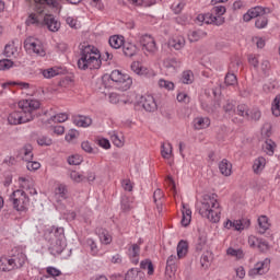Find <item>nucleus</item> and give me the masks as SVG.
Returning a JSON list of instances; mask_svg holds the SVG:
<instances>
[{"label":"nucleus","instance_id":"obj_23","mask_svg":"<svg viewBox=\"0 0 280 280\" xmlns=\"http://www.w3.org/2000/svg\"><path fill=\"white\" fill-rule=\"evenodd\" d=\"M264 167H266V159L264 156L257 158L253 164L254 174H261Z\"/></svg>","mask_w":280,"mask_h":280},{"label":"nucleus","instance_id":"obj_63","mask_svg":"<svg viewBox=\"0 0 280 280\" xmlns=\"http://www.w3.org/2000/svg\"><path fill=\"white\" fill-rule=\"evenodd\" d=\"M121 185L125 191H132L133 189L132 182H130V179H124L121 182Z\"/></svg>","mask_w":280,"mask_h":280},{"label":"nucleus","instance_id":"obj_28","mask_svg":"<svg viewBox=\"0 0 280 280\" xmlns=\"http://www.w3.org/2000/svg\"><path fill=\"white\" fill-rule=\"evenodd\" d=\"M235 115L243 117V119H250V108H248V105L246 104H241L236 107Z\"/></svg>","mask_w":280,"mask_h":280},{"label":"nucleus","instance_id":"obj_2","mask_svg":"<svg viewBox=\"0 0 280 280\" xmlns=\"http://www.w3.org/2000/svg\"><path fill=\"white\" fill-rule=\"evenodd\" d=\"M102 55L95 46H85L81 49V57L78 60V67L81 71H86V69H100L102 67Z\"/></svg>","mask_w":280,"mask_h":280},{"label":"nucleus","instance_id":"obj_5","mask_svg":"<svg viewBox=\"0 0 280 280\" xmlns=\"http://www.w3.org/2000/svg\"><path fill=\"white\" fill-rule=\"evenodd\" d=\"M12 205L15 211L19 213H27L30 207V197L24 190L18 189L12 192Z\"/></svg>","mask_w":280,"mask_h":280},{"label":"nucleus","instance_id":"obj_32","mask_svg":"<svg viewBox=\"0 0 280 280\" xmlns=\"http://www.w3.org/2000/svg\"><path fill=\"white\" fill-rule=\"evenodd\" d=\"M131 71L137 75H148V68L142 67L138 61L131 63Z\"/></svg>","mask_w":280,"mask_h":280},{"label":"nucleus","instance_id":"obj_13","mask_svg":"<svg viewBox=\"0 0 280 280\" xmlns=\"http://www.w3.org/2000/svg\"><path fill=\"white\" fill-rule=\"evenodd\" d=\"M45 26H47L49 32H58L60 30V22L52 14H44L43 27Z\"/></svg>","mask_w":280,"mask_h":280},{"label":"nucleus","instance_id":"obj_56","mask_svg":"<svg viewBox=\"0 0 280 280\" xmlns=\"http://www.w3.org/2000/svg\"><path fill=\"white\" fill-rule=\"evenodd\" d=\"M184 8H185V2H178V3H173L171 7V10L174 12V14H180Z\"/></svg>","mask_w":280,"mask_h":280},{"label":"nucleus","instance_id":"obj_4","mask_svg":"<svg viewBox=\"0 0 280 280\" xmlns=\"http://www.w3.org/2000/svg\"><path fill=\"white\" fill-rule=\"evenodd\" d=\"M27 261V256L21 249H13L11 255L0 257V271L11 272V270H19L23 268Z\"/></svg>","mask_w":280,"mask_h":280},{"label":"nucleus","instance_id":"obj_40","mask_svg":"<svg viewBox=\"0 0 280 280\" xmlns=\"http://www.w3.org/2000/svg\"><path fill=\"white\" fill-rule=\"evenodd\" d=\"M257 16L259 15L257 13L256 7H254L243 15V21H245V23H248L249 21H253V19H257Z\"/></svg>","mask_w":280,"mask_h":280},{"label":"nucleus","instance_id":"obj_27","mask_svg":"<svg viewBox=\"0 0 280 280\" xmlns=\"http://www.w3.org/2000/svg\"><path fill=\"white\" fill-rule=\"evenodd\" d=\"M258 233L260 235H264V233H266L268 231V229H270V223L268 222V217L266 215H261L260 218H258Z\"/></svg>","mask_w":280,"mask_h":280},{"label":"nucleus","instance_id":"obj_11","mask_svg":"<svg viewBox=\"0 0 280 280\" xmlns=\"http://www.w3.org/2000/svg\"><path fill=\"white\" fill-rule=\"evenodd\" d=\"M140 45L143 50L154 54L156 51V42L151 35L144 34L140 36Z\"/></svg>","mask_w":280,"mask_h":280},{"label":"nucleus","instance_id":"obj_48","mask_svg":"<svg viewBox=\"0 0 280 280\" xmlns=\"http://www.w3.org/2000/svg\"><path fill=\"white\" fill-rule=\"evenodd\" d=\"M12 67H14V61L10 59L0 60V71H8V69H12Z\"/></svg>","mask_w":280,"mask_h":280},{"label":"nucleus","instance_id":"obj_33","mask_svg":"<svg viewBox=\"0 0 280 280\" xmlns=\"http://www.w3.org/2000/svg\"><path fill=\"white\" fill-rule=\"evenodd\" d=\"M32 150H34V148H32V144H26L22 149L24 154L23 161H25L26 163H30V161H34V153H32Z\"/></svg>","mask_w":280,"mask_h":280},{"label":"nucleus","instance_id":"obj_57","mask_svg":"<svg viewBox=\"0 0 280 280\" xmlns=\"http://www.w3.org/2000/svg\"><path fill=\"white\" fill-rule=\"evenodd\" d=\"M257 248L260 250V253H268L270 249V245L265 240L260 238Z\"/></svg>","mask_w":280,"mask_h":280},{"label":"nucleus","instance_id":"obj_43","mask_svg":"<svg viewBox=\"0 0 280 280\" xmlns=\"http://www.w3.org/2000/svg\"><path fill=\"white\" fill-rule=\"evenodd\" d=\"M271 110L275 117H280V94L275 97Z\"/></svg>","mask_w":280,"mask_h":280},{"label":"nucleus","instance_id":"obj_55","mask_svg":"<svg viewBox=\"0 0 280 280\" xmlns=\"http://www.w3.org/2000/svg\"><path fill=\"white\" fill-rule=\"evenodd\" d=\"M70 178L74 183H82V180H84V175L79 174L78 171H71L70 172Z\"/></svg>","mask_w":280,"mask_h":280},{"label":"nucleus","instance_id":"obj_31","mask_svg":"<svg viewBox=\"0 0 280 280\" xmlns=\"http://www.w3.org/2000/svg\"><path fill=\"white\" fill-rule=\"evenodd\" d=\"M178 256L171 255L166 260V270L167 272H176V264L178 262Z\"/></svg>","mask_w":280,"mask_h":280},{"label":"nucleus","instance_id":"obj_19","mask_svg":"<svg viewBox=\"0 0 280 280\" xmlns=\"http://www.w3.org/2000/svg\"><path fill=\"white\" fill-rule=\"evenodd\" d=\"M108 43L113 49H121V47H124V45L126 44L124 42V36L119 35L110 36Z\"/></svg>","mask_w":280,"mask_h":280},{"label":"nucleus","instance_id":"obj_58","mask_svg":"<svg viewBox=\"0 0 280 280\" xmlns=\"http://www.w3.org/2000/svg\"><path fill=\"white\" fill-rule=\"evenodd\" d=\"M256 12L258 16H266V14H272V10L270 8H264V7H255Z\"/></svg>","mask_w":280,"mask_h":280},{"label":"nucleus","instance_id":"obj_6","mask_svg":"<svg viewBox=\"0 0 280 280\" xmlns=\"http://www.w3.org/2000/svg\"><path fill=\"white\" fill-rule=\"evenodd\" d=\"M109 79L114 82V86L118 89V91H128L130 86H132V78L129 74L121 73L119 70L112 71Z\"/></svg>","mask_w":280,"mask_h":280},{"label":"nucleus","instance_id":"obj_47","mask_svg":"<svg viewBox=\"0 0 280 280\" xmlns=\"http://www.w3.org/2000/svg\"><path fill=\"white\" fill-rule=\"evenodd\" d=\"M159 86L165 89L166 91H174V82L167 81L165 79H160Z\"/></svg>","mask_w":280,"mask_h":280},{"label":"nucleus","instance_id":"obj_8","mask_svg":"<svg viewBox=\"0 0 280 280\" xmlns=\"http://www.w3.org/2000/svg\"><path fill=\"white\" fill-rule=\"evenodd\" d=\"M197 21L199 23H206V25H217L220 27V25H224L225 19L224 16H215L212 13H205V14H199L197 16Z\"/></svg>","mask_w":280,"mask_h":280},{"label":"nucleus","instance_id":"obj_21","mask_svg":"<svg viewBox=\"0 0 280 280\" xmlns=\"http://www.w3.org/2000/svg\"><path fill=\"white\" fill-rule=\"evenodd\" d=\"M141 253V247L139 244H132L129 248V257L132 264H139V255Z\"/></svg>","mask_w":280,"mask_h":280},{"label":"nucleus","instance_id":"obj_7","mask_svg":"<svg viewBox=\"0 0 280 280\" xmlns=\"http://www.w3.org/2000/svg\"><path fill=\"white\" fill-rule=\"evenodd\" d=\"M34 2H35L37 12L31 13L26 19L25 23L26 25H35L36 27H43V21L45 18V13H43V8H45L47 3L36 2V0H34Z\"/></svg>","mask_w":280,"mask_h":280},{"label":"nucleus","instance_id":"obj_35","mask_svg":"<svg viewBox=\"0 0 280 280\" xmlns=\"http://www.w3.org/2000/svg\"><path fill=\"white\" fill-rule=\"evenodd\" d=\"M255 27L257 30H264V28L268 27V15H257L256 22H255Z\"/></svg>","mask_w":280,"mask_h":280},{"label":"nucleus","instance_id":"obj_34","mask_svg":"<svg viewBox=\"0 0 280 280\" xmlns=\"http://www.w3.org/2000/svg\"><path fill=\"white\" fill-rule=\"evenodd\" d=\"M173 154L172 143H163L161 145V155L163 159H171Z\"/></svg>","mask_w":280,"mask_h":280},{"label":"nucleus","instance_id":"obj_38","mask_svg":"<svg viewBox=\"0 0 280 280\" xmlns=\"http://www.w3.org/2000/svg\"><path fill=\"white\" fill-rule=\"evenodd\" d=\"M140 268L142 270H148V275H154V265H152V260L144 259L140 262Z\"/></svg>","mask_w":280,"mask_h":280},{"label":"nucleus","instance_id":"obj_49","mask_svg":"<svg viewBox=\"0 0 280 280\" xmlns=\"http://www.w3.org/2000/svg\"><path fill=\"white\" fill-rule=\"evenodd\" d=\"M46 272H47V275L50 276V277H48V279H56V277H60V275H62V271H60L59 269H57L55 267H47Z\"/></svg>","mask_w":280,"mask_h":280},{"label":"nucleus","instance_id":"obj_39","mask_svg":"<svg viewBox=\"0 0 280 280\" xmlns=\"http://www.w3.org/2000/svg\"><path fill=\"white\" fill-rule=\"evenodd\" d=\"M224 112L226 113V115H229V117H232V121H235V105H233V103L228 102L224 106H223Z\"/></svg>","mask_w":280,"mask_h":280},{"label":"nucleus","instance_id":"obj_61","mask_svg":"<svg viewBox=\"0 0 280 280\" xmlns=\"http://www.w3.org/2000/svg\"><path fill=\"white\" fill-rule=\"evenodd\" d=\"M26 167L30 172H36V170H40V164L31 160L27 162Z\"/></svg>","mask_w":280,"mask_h":280},{"label":"nucleus","instance_id":"obj_18","mask_svg":"<svg viewBox=\"0 0 280 280\" xmlns=\"http://www.w3.org/2000/svg\"><path fill=\"white\" fill-rule=\"evenodd\" d=\"M122 52L127 58H132L139 54V47L132 43H125L122 46Z\"/></svg>","mask_w":280,"mask_h":280},{"label":"nucleus","instance_id":"obj_50","mask_svg":"<svg viewBox=\"0 0 280 280\" xmlns=\"http://www.w3.org/2000/svg\"><path fill=\"white\" fill-rule=\"evenodd\" d=\"M191 78H194V73L191 71H184L182 75L183 84H191V82H194Z\"/></svg>","mask_w":280,"mask_h":280},{"label":"nucleus","instance_id":"obj_24","mask_svg":"<svg viewBox=\"0 0 280 280\" xmlns=\"http://www.w3.org/2000/svg\"><path fill=\"white\" fill-rule=\"evenodd\" d=\"M96 233L102 242V244L108 245L110 242H113V236L107 232V230H104L102 228L96 229Z\"/></svg>","mask_w":280,"mask_h":280},{"label":"nucleus","instance_id":"obj_62","mask_svg":"<svg viewBox=\"0 0 280 280\" xmlns=\"http://www.w3.org/2000/svg\"><path fill=\"white\" fill-rule=\"evenodd\" d=\"M33 54H36L37 56H45V48H43V45L36 44V46L31 50Z\"/></svg>","mask_w":280,"mask_h":280},{"label":"nucleus","instance_id":"obj_25","mask_svg":"<svg viewBox=\"0 0 280 280\" xmlns=\"http://www.w3.org/2000/svg\"><path fill=\"white\" fill-rule=\"evenodd\" d=\"M205 246H207V234L206 233H199V236H198L197 242L195 244V250L197 253H202V250H205Z\"/></svg>","mask_w":280,"mask_h":280},{"label":"nucleus","instance_id":"obj_36","mask_svg":"<svg viewBox=\"0 0 280 280\" xmlns=\"http://www.w3.org/2000/svg\"><path fill=\"white\" fill-rule=\"evenodd\" d=\"M213 260V254L211 252H206L201 256V266L202 268H209V264Z\"/></svg>","mask_w":280,"mask_h":280},{"label":"nucleus","instance_id":"obj_15","mask_svg":"<svg viewBox=\"0 0 280 280\" xmlns=\"http://www.w3.org/2000/svg\"><path fill=\"white\" fill-rule=\"evenodd\" d=\"M125 280H145V272L137 268H131L127 271Z\"/></svg>","mask_w":280,"mask_h":280},{"label":"nucleus","instance_id":"obj_29","mask_svg":"<svg viewBox=\"0 0 280 280\" xmlns=\"http://www.w3.org/2000/svg\"><path fill=\"white\" fill-rule=\"evenodd\" d=\"M225 229H234V231H244L246 229V225L242 222V220H228L224 224Z\"/></svg>","mask_w":280,"mask_h":280},{"label":"nucleus","instance_id":"obj_59","mask_svg":"<svg viewBox=\"0 0 280 280\" xmlns=\"http://www.w3.org/2000/svg\"><path fill=\"white\" fill-rule=\"evenodd\" d=\"M69 165H80L82 163V156L72 155L68 158Z\"/></svg>","mask_w":280,"mask_h":280},{"label":"nucleus","instance_id":"obj_46","mask_svg":"<svg viewBox=\"0 0 280 280\" xmlns=\"http://www.w3.org/2000/svg\"><path fill=\"white\" fill-rule=\"evenodd\" d=\"M170 47H173L176 50L183 49L185 47L184 38H175L170 42Z\"/></svg>","mask_w":280,"mask_h":280},{"label":"nucleus","instance_id":"obj_52","mask_svg":"<svg viewBox=\"0 0 280 280\" xmlns=\"http://www.w3.org/2000/svg\"><path fill=\"white\" fill-rule=\"evenodd\" d=\"M67 119H69V115H67L65 113L57 114L51 117V120L56 121L57 124H65V121H67Z\"/></svg>","mask_w":280,"mask_h":280},{"label":"nucleus","instance_id":"obj_60","mask_svg":"<svg viewBox=\"0 0 280 280\" xmlns=\"http://www.w3.org/2000/svg\"><path fill=\"white\" fill-rule=\"evenodd\" d=\"M260 241H261V238L254 236V235L248 237V244H249L250 248H257V246H259Z\"/></svg>","mask_w":280,"mask_h":280},{"label":"nucleus","instance_id":"obj_42","mask_svg":"<svg viewBox=\"0 0 280 280\" xmlns=\"http://www.w3.org/2000/svg\"><path fill=\"white\" fill-rule=\"evenodd\" d=\"M226 255H230V257H236V259H244V250L242 249L230 247L226 249Z\"/></svg>","mask_w":280,"mask_h":280},{"label":"nucleus","instance_id":"obj_54","mask_svg":"<svg viewBox=\"0 0 280 280\" xmlns=\"http://www.w3.org/2000/svg\"><path fill=\"white\" fill-rule=\"evenodd\" d=\"M37 143H38V145L45 147V145H51V143H54V141L51 140V138H49L47 136H42L37 139Z\"/></svg>","mask_w":280,"mask_h":280},{"label":"nucleus","instance_id":"obj_41","mask_svg":"<svg viewBox=\"0 0 280 280\" xmlns=\"http://www.w3.org/2000/svg\"><path fill=\"white\" fill-rule=\"evenodd\" d=\"M275 148H277V144L272 140H266L264 150L269 155L272 156L275 154Z\"/></svg>","mask_w":280,"mask_h":280},{"label":"nucleus","instance_id":"obj_26","mask_svg":"<svg viewBox=\"0 0 280 280\" xmlns=\"http://www.w3.org/2000/svg\"><path fill=\"white\" fill-rule=\"evenodd\" d=\"M182 215L183 217L180 222L183 226H187L188 224H191V209L183 205Z\"/></svg>","mask_w":280,"mask_h":280},{"label":"nucleus","instance_id":"obj_53","mask_svg":"<svg viewBox=\"0 0 280 280\" xmlns=\"http://www.w3.org/2000/svg\"><path fill=\"white\" fill-rule=\"evenodd\" d=\"M16 54V49L14 48V45L7 44L4 47V56L7 58H12Z\"/></svg>","mask_w":280,"mask_h":280},{"label":"nucleus","instance_id":"obj_9","mask_svg":"<svg viewBox=\"0 0 280 280\" xmlns=\"http://www.w3.org/2000/svg\"><path fill=\"white\" fill-rule=\"evenodd\" d=\"M270 270V259L265 258L262 261H258L254 268L249 269V277H257V275H266Z\"/></svg>","mask_w":280,"mask_h":280},{"label":"nucleus","instance_id":"obj_20","mask_svg":"<svg viewBox=\"0 0 280 280\" xmlns=\"http://www.w3.org/2000/svg\"><path fill=\"white\" fill-rule=\"evenodd\" d=\"M50 234L54 235L51 238L54 241H65V228L52 225L50 228Z\"/></svg>","mask_w":280,"mask_h":280},{"label":"nucleus","instance_id":"obj_30","mask_svg":"<svg viewBox=\"0 0 280 280\" xmlns=\"http://www.w3.org/2000/svg\"><path fill=\"white\" fill-rule=\"evenodd\" d=\"M189 250V244L186 241H180L177 244V257L178 259H183V257H185V255H187Z\"/></svg>","mask_w":280,"mask_h":280},{"label":"nucleus","instance_id":"obj_12","mask_svg":"<svg viewBox=\"0 0 280 280\" xmlns=\"http://www.w3.org/2000/svg\"><path fill=\"white\" fill-rule=\"evenodd\" d=\"M140 104L147 113H154L159 109V105L156 104V100L152 95L141 96Z\"/></svg>","mask_w":280,"mask_h":280},{"label":"nucleus","instance_id":"obj_64","mask_svg":"<svg viewBox=\"0 0 280 280\" xmlns=\"http://www.w3.org/2000/svg\"><path fill=\"white\" fill-rule=\"evenodd\" d=\"M177 102H184V104H189V95L187 93H178L177 94Z\"/></svg>","mask_w":280,"mask_h":280},{"label":"nucleus","instance_id":"obj_45","mask_svg":"<svg viewBox=\"0 0 280 280\" xmlns=\"http://www.w3.org/2000/svg\"><path fill=\"white\" fill-rule=\"evenodd\" d=\"M55 196H58L63 200L67 199V186L65 184H59L58 187L55 189Z\"/></svg>","mask_w":280,"mask_h":280},{"label":"nucleus","instance_id":"obj_14","mask_svg":"<svg viewBox=\"0 0 280 280\" xmlns=\"http://www.w3.org/2000/svg\"><path fill=\"white\" fill-rule=\"evenodd\" d=\"M67 248L66 241H54L51 240L50 246L48 248L50 255L54 257H58V255H62V252Z\"/></svg>","mask_w":280,"mask_h":280},{"label":"nucleus","instance_id":"obj_51","mask_svg":"<svg viewBox=\"0 0 280 280\" xmlns=\"http://www.w3.org/2000/svg\"><path fill=\"white\" fill-rule=\"evenodd\" d=\"M212 14H215L214 16H222L223 14H226V7L224 5H215L211 10Z\"/></svg>","mask_w":280,"mask_h":280},{"label":"nucleus","instance_id":"obj_1","mask_svg":"<svg viewBox=\"0 0 280 280\" xmlns=\"http://www.w3.org/2000/svg\"><path fill=\"white\" fill-rule=\"evenodd\" d=\"M18 106L21 110L13 112L8 117L10 126H19L33 121L34 117H36V110L40 108V102L36 100H24L20 101Z\"/></svg>","mask_w":280,"mask_h":280},{"label":"nucleus","instance_id":"obj_10","mask_svg":"<svg viewBox=\"0 0 280 280\" xmlns=\"http://www.w3.org/2000/svg\"><path fill=\"white\" fill-rule=\"evenodd\" d=\"M240 65H242V61L240 60L231 62L230 71L225 75V84L228 86H235V84H237V77L233 72L240 69Z\"/></svg>","mask_w":280,"mask_h":280},{"label":"nucleus","instance_id":"obj_44","mask_svg":"<svg viewBox=\"0 0 280 280\" xmlns=\"http://www.w3.org/2000/svg\"><path fill=\"white\" fill-rule=\"evenodd\" d=\"M36 45H38V42L36 40V38L34 37H27L25 40H24V49L26 51H32V49L34 47H36Z\"/></svg>","mask_w":280,"mask_h":280},{"label":"nucleus","instance_id":"obj_37","mask_svg":"<svg viewBox=\"0 0 280 280\" xmlns=\"http://www.w3.org/2000/svg\"><path fill=\"white\" fill-rule=\"evenodd\" d=\"M60 71L58 70V68H48L45 70H42V75L46 79H51V78H56V75H59Z\"/></svg>","mask_w":280,"mask_h":280},{"label":"nucleus","instance_id":"obj_3","mask_svg":"<svg viewBox=\"0 0 280 280\" xmlns=\"http://www.w3.org/2000/svg\"><path fill=\"white\" fill-rule=\"evenodd\" d=\"M199 213L202 218H207L209 222L218 223L220 222V202L215 199V195H206L201 206L199 208Z\"/></svg>","mask_w":280,"mask_h":280},{"label":"nucleus","instance_id":"obj_16","mask_svg":"<svg viewBox=\"0 0 280 280\" xmlns=\"http://www.w3.org/2000/svg\"><path fill=\"white\" fill-rule=\"evenodd\" d=\"M195 130H205L211 126V119L209 117H197L192 121Z\"/></svg>","mask_w":280,"mask_h":280},{"label":"nucleus","instance_id":"obj_17","mask_svg":"<svg viewBox=\"0 0 280 280\" xmlns=\"http://www.w3.org/2000/svg\"><path fill=\"white\" fill-rule=\"evenodd\" d=\"M73 124L79 128H89V126L93 124V119H91L89 116L79 115L73 118Z\"/></svg>","mask_w":280,"mask_h":280},{"label":"nucleus","instance_id":"obj_22","mask_svg":"<svg viewBox=\"0 0 280 280\" xmlns=\"http://www.w3.org/2000/svg\"><path fill=\"white\" fill-rule=\"evenodd\" d=\"M233 168V164L229 162V160L223 159L219 163V170L223 176H231V170Z\"/></svg>","mask_w":280,"mask_h":280}]
</instances>
